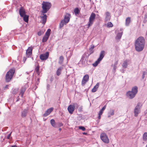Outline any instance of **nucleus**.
Here are the masks:
<instances>
[{
  "label": "nucleus",
  "instance_id": "obj_1",
  "mask_svg": "<svg viewBox=\"0 0 147 147\" xmlns=\"http://www.w3.org/2000/svg\"><path fill=\"white\" fill-rule=\"evenodd\" d=\"M145 42L143 37H139L135 41L134 45L136 51L138 52L142 51L144 48Z\"/></svg>",
  "mask_w": 147,
  "mask_h": 147
},
{
  "label": "nucleus",
  "instance_id": "obj_2",
  "mask_svg": "<svg viewBox=\"0 0 147 147\" xmlns=\"http://www.w3.org/2000/svg\"><path fill=\"white\" fill-rule=\"evenodd\" d=\"M15 71L14 68L10 69L7 73L5 76V80L7 82H9L12 79Z\"/></svg>",
  "mask_w": 147,
  "mask_h": 147
},
{
  "label": "nucleus",
  "instance_id": "obj_3",
  "mask_svg": "<svg viewBox=\"0 0 147 147\" xmlns=\"http://www.w3.org/2000/svg\"><path fill=\"white\" fill-rule=\"evenodd\" d=\"M42 12L43 13H45L49 11L51 7V4L49 2L43 1L42 4Z\"/></svg>",
  "mask_w": 147,
  "mask_h": 147
},
{
  "label": "nucleus",
  "instance_id": "obj_4",
  "mask_svg": "<svg viewBox=\"0 0 147 147\" xmlns=\"http://www.w3.org/2000/svg\"><path fill=\"white\" fill-rule=\"evenodd\" d=\"M95 14L94 13H92L89 17V21L87 25V28H88L92 25L95 19Z\"/></svg>",
  "mask_w": 147,
  "mask_h": 147
},
{
  "label": "nucleus",
  "instance_id": "obj_5",
  "mask_svg": "<svg viewBox=\"0 0 147 147\" xmlns=\"http://www.w3.org/2000/svg\"><path fill=\"white\" fill-rule=\"evenodd\" d=\"M105 52L104 51H101L99 57L97 59V60L93 64L94 66L96 67L98 65L100 62L104 57L105 55Z\"/></svg>",
  "mask_w": 147,
  "mask_h": 147
},
{
  "label": "nucleus",
  "instance_id": "obj_6",
  "mask_svg": "<svg viewBox=\"0 0 147 147\" xmlns=\"http://www.w3.org/2000/svg\"><path fill=\"white\" fill-rule=\"evenodd\" d=\"M142 106V105L140 102L138 103L136 106L135 107L134 113V116L136 117L138 116V114L140 112V108Z\"/></svg>",
  "mask_w": 147,
  "mask_h": 147
},
{
  "label": "nucleus",
  "instance_id": "obj_7",
  "mask_svg": "<svg viewBox=\"0 0 147 147\" xmlns=\"http://www.w3.org/2000/svg\"><path fill=\"white\" fill-rule=\"evenodd\" d=\"M100 138L101 140L104 143L107 144L109 142V140L107 134L102 133L100 134Z\"/></svg>",
  "mask_w": 147,
  "mask_h": 147
},
{
  "label": "nucleus",
  "instance_id": "obj_8",
  "mask_svg": "<svg viewBox=\"0 0 147 147\" xmlns=\"http://www.w3.org/2000/svg\"><path fill=\"white\" fill-rule=\"evenodd\" d=\"M51 31V30L50 29H48L47 30V31L45 33L44 36L43 37L42 40V42H45L47 41L50 35Z\"/></svg>",
  "mask_w": 147,
  "mask_h": 147
},
{
  "label": "nucleus",
  "instance_id": "obj_9",
  "mask_svg": "<svg viewBox=\"0 0 147 147\" xmlns=\"http://www.w3.org/2000/svg\"><path fill=\"white\" fill-rule=\"evenodd\" d=\"M87 63V61L86 60V58L84 55H83L80 61L79 62V64H81L82 66H85L86 65Z\"/></svg>",
  "mask_w": 147,
  "mask_h": 147
},
{
  "label": "nucleus",
  "instance_id": "obj_10",
  "mask_svg": "<svg viewBox=\"0 0 147 147\" xmlns=\"http://www.w3.org/2000/svg\"><path fill=\"white\" fill-rule=\"evenodd\" d=\"M49 56V53L46 52L45 53L40 55V58L42 60H45L47 59Z\"/></svg>",
  "mask_w": 147,
  "mask_h": 147
},
{
  "label": "nucleus",
  "instance_id": "obj_11",
  "mask_svg": "<svg viewBox=\"0 0 147 147\" xmlns=\"http://www.w3.org/2000/svg\"><path fill=\"white\" fill-rule=\"evenodd\" d=\"M32 47H29L26 50V54L28 57H31L32 54Z\"/></svg>",
  "mask_w": 147,
  "mask_h": 147
},
{
  "label": "nucleus",
  "instance_id": "obj_12",
  "mask_svg": "<svg viewBox=\"0 0 147 147\" xmlns=\"http://www.w3.org/2000/svg\"><path fill=\"white\" fill-rule=\"evenodd\" d=\"M127 96L129 99H131L134 98L136 94L133 93L130 91H128L126 94Z\"/></svg>",
  "mask_w": 147,
  "mask_h": 147
},
{
  "label": "nucleus",
  "instance_id": "obj_13",
  "mask_svg": "<svg viewBox=\"0 0 147 147\" xmlns=\"http://www.w3.org/2000/svg\"><path fill=\"white\" fill-rule=\"evenodd\" d=\"M89 77L88 74H86L83 77L82 84V85H84L89 80Z\"/></svg>",
  "mask_w": 147,
  "mask_h": 147
},
{
  "label": "nucleus",
  "instance_id": "obj_14",
  "mask_svg": "<svg viewBox=\"0 0 147 147\" xmlns=\"http://www.w3.org/2000/svg\"><path fill=\"white\" fill-rule=\"evenodd\" d=\"M105 21L108 22L109 21L111 18V16L110 13L108 11L106 12L105 13Z\"/></svg>",
  "mask_w": 147,
  "mask_h": 147
},
{
  "label": "nucleus",
  "instance_id": "obj_15",
  "mask_svg": "<svg viewBox=\"0 0 147 147\" xmlns=\"http://www.w3.org/2000/svg\"><path fill=\"white\" fill-rule=\"evenodd\" d=\"M67 110L69 113L72 114L74 111L75 109L73 105H70L68 107Z\"/></svg>",
  "mask_w": 147,
  "mask_h": 147
},
{
  "label": "nucleus",
  "instance_id": "obj_16",
  "mask_svg": "<svg viewBox=\"0 0 147 147\" xmlns=\"http://www.w3.org/2000/svg\"><path fill=\"white\" fill-rule=\"evenodd\" d=\"M53 108H50L48 109L45 112V113L43 114V116L45 117H46L49 115L51 112L53 110Z\"/></svg>",
  "mask_w": 147,
  "mask_h": 147
},
{
  "label": "nucleus",
  "instance_id": "obj_17",
  "mask_svg": "<svg viewBox=\"0 0 147 147\" xmlns=\"http://www.w3.org/2000/svg\"><path fill=\"white\" fill-rule=\"evenodd\" d=\"M19 12L20 15L22 17L26 15L24 9L22 7L20 9Z\"/></svg>",
  "mask_w": 147,
  "mask_h": 147
},
{
  "label": "nucleus",
  "instance_id": "obj_18",
  "mask_svg": "<svg viewBox=\"0 0 147 147\" xmlns=\"http://www.w3.org/2000/svg\"><path fill=\"white\" fill-rule=\"evenodd\" d=\"M70 14L69 13H67L65 15L64 19L63 20L66 22V23H68L69 22L70 20Z\"/></svg>",
  "mask_w": 147,
  "mask_h": 147
},
{
  "label": "nucleus",
  "instance_id": "obj_19",
  "mask_svg": "<svg viewBox=\"0 0 147 147\" xmlns=\"http://www.w3.org/2000/svg\"><path fill=\"white\" fill-rule=\"evenodd\" d=\"M28 112V110L27 109H24L21 112V116L22 117H25L27 115V113Z\"/></svg>",
  "mask_w": 147,
  "mask_h": 147
},
{
  "label": "nucleus",
  "instance_id": "obj_20",
  "mask_svg": "<svg viewBox=\"0 0 147 147\" xmlns=\"http://www.w3.org/2000/svg\"><path fill=\"white\" fill-rule=\"evenodd\" d=\"M43 16H41V18L42 20V23L45 24L46 22L47 16L46 14H44V13H43Z\"/></svg>",
  "mask_w": 147,
  "mask_h": 147
},
{
  "label": "nucleus",
  "instance_id": "obj_21",
  "mask_svg": "<svg viewBox=\"0 0 147 147\" xmlns=\"http://www.w3.org/2000/svg\"><path fill=\"white\" fill-rule=\"evenodd\" d=\"M26 89V88L25 86H24L20 90V95H21L22 97H23L24 94V93Z\"/></svg>",
  "mask_w": 147,
  "mask_h": 147
},
{
  "label": "nucleus",
  "instance_id": "obj_22",
  "mask_svg": "<svg viewBox=\"0 0 147 147\" xmlns=\"http://www.w3.org/2000/svg\"><path fill=\"white\" fill-rule=\"evenodd\" d=\"M131 92L136 94L138 92V88L137 86H135L132 88Z\"/></svg>",
  "mask_w": 147,
  "mask_h": 147
},
{
  "label": "nucleus",
  "instance_id": "obj_23",
  "mask_svg": "<svg viewBox=\"0 0 147 147\" xmlns=\"http://www.w3.org/2000/svg\"><path fill=\"white\" fill-rule=\"evenodd\" d=\"M131 22V18L128 17L125 20V25L126 26H128Z\"/></svg>",
  "mask_w": 147,
  "mask_h": 147
},
{
  "label": "nucleus",
  "instance_id": "obj_24",
  "mask_svg": "<svg viewBox=\"0 0 147 147\" xmlns=\"http://www.w3.org/2000/svg\"><path fill=\"white\" fill-rule=\"evenodd\" d=\"M99 84V83H97L96 85L93 88L92 90V92H96L98 88Z\"/></svg>",
  "mask_w": 147,
  "mask_h": 147
},
{
  "label": "nucleus",
  "instance_id": "obj_25",
  "mask_svg": "<svg viewBox=\"0 0 147 147\" xmlns=\"http://www.w3.org/2000/svg\"><path fill=\"white\" fill-rule=\"evenodd\" d=\"M39 69L40 67L38 65L35 68V70L36 72L37 73V74L38 75V76H41V75L40 72L39 71Z\"/></svg>",
  "mask_w": 147,
  "mask_h": 147
},
{
  "label": "nucleus",
  "instance_id": "obj_26",
  "mask_svg": "<svg viewBox=\"0 0 147 147\" xmlns=\"http://www.w3.org/2000/svg\"><path fill=\"white\" fill-rule=\"evenodd\" d=\"M94 46L93 45H92L90 46V48L89 50V55L92 53L94 52Z\"/></svg>",
  "mask_w": 147,
  "mask_h": 147
},
{
  "label": "nucleus",
  "instance_id": "obj_27",
  "mask_svg": "<svg viewBox=\"0 0 147 147\" xmlns=\"http://www.w3.org/2000/svg\"><path fill=\"white\" fill-rule=\"evenodd\" d=\"M67 23H66V22L64 20H62L59 24V28H61L63 26L64 24H66Z\"/></svg>",
  "mask_w": 147,
  "mask_h": 147
},
{
  "label": "nucleus",
  "instance_id": "obj_28",
  "mask_svg": "<svg viewBox=\"0 0 147 147\" xmlns=\"http://www.w3.org/2000/svg\"><path fill=\"white\" fill-rule=\"evenodd\" d=\"M114 111L113 109H111L108 112V117H110L111 116L113 115L114 114Z\"/></svg>",
  "mask_w": 147,
  "mask_h": 147
},
{
  "label": "nucleus",
  "instance_id": "obj_29",
  "mask_svg": "<svg viewBox=\"0 0 147 147\" xmlns=\"http://www.w3.org/2000/svg\"><path fill=\"white\" fill-rule=\"evenodd\" d=\"M74 12L75 15L76 16H77L80 12V10H79L78 8L76 7L74 9Z\"/></svg>",
  "mask_w": 147,
  "mask_h": 147
},
{
  "label": "nucleus",
  "instance_id": "obj_30",
  "mask_svg": "<svg viewBox=\"0 0 147 147\" xmlns=\"http://www.w3.org/2000/svg\"><path fill=\"white\" fill-rule=\"evenodd\" d=\"M22 17L23 18L24 21L25 22H28L29 18V16L28 15H26V14Z\"/></svg>",
  "mask_w": 147,
  "mask_h": 147
},
{
  "label": "nucleus",
  "instance_id": "obj_31",
  "mask_svg": "<svg viewBox=\"0 0 147 147\" xmlns=\"http://www.w3.org/2000/svg\"><path fill=\"white\" fill-rule=\"evenodd\" d=\"M62 68H63L62 67H60L57 69V73H56L57 75V76H59L60 75V74H61V71Z\"/></svg>",
  "mask_w": 147,
  "mask_h": 147
},
{
  "label": "nucleus",
  "instance_id": "obj_32",
  "mask_svg": "<svg viewBox=\"0 0 147 147\" xmlns=\"http://www.w3.org/2000/svg\"><path fill=\"white\" fill-rule=\"evenodd\" d=\"M122 33V32L118 33L117 35L116 39L118 40H120L121 38Z\"/></svg>",
  "mask_w": 147,
  "mask_h": 147
},
{
  "label": "nucleus",
  "instance_id": "obj_33",
  "mask_svg": "<svg viewBox=\"0 0 147 147\" xmlns=\"http://www.w3.org/2000/svg\"><path fill=\"white\" fill-rule=\"evenodd\" d=\"M50 123L51 125L54 127H56V124L55 120L52 119L50 120Z\"/></svg>",
  "mask_w": 147,
  "mask_h": 147
},
{
  "label": "nucleus",
  "instance_id": "obj_34",
  "mask_svg": "<svg viewBox=\"0 0 147 147\" xmlns=\"http://www.w3.org/2000/svg\"><path fill=\"white\" fill-rule=\"evenodd\" d=\"M143 139L144 141H146L147 140V132H145L143 136Z\"/></svg>",
  "mask_w": 147,
  "mask_h": 147
},
{
  "label": "nucleus",
  "instance_id": "obj_35",
  "mask_svg": "<svg viewBox=\"0 0 147 147\" xmlns=\"http://www.w3.org/2000/svg\"><path fill=\"white\" fill-rule=\"evenodd\" d=\"M127 65V61H125L123 62L122 64V67L124 68H126Z\"/></svg>",
  "mask_w": 147,
  "mask_h": 147
},
{
  "label": "nucleus",
  "instance_id": "obj_36",
  "mask_svg": "<svg viewBox=\"0 0 147 147\" xmlns=\"http://www.w3.org/2000/svg\"><path fill=\"white\" fill-rule=\"evenodd\" d=\"M18 90V89H12V93L14 94H16Z\"/></svg>",
  "mask_w": 147,
  "mask_h": 147
},
{
  "label": "nucleus",
  "instance_id": "obj_37",
  "mask_svg": "<svg viewBox=\"0 0 147 147\" xmlns=\"http://www.w3.org/2000/svg\"><path fill=\"white\" fill-rule=\"evenodd\" d=\"M113 26V25L111 22H109L107 23V26L108 28L112 27Z\"/></svg>",
  "mask_w": 147,
  "mask_h": 147
},
{
  "label": "nucleus",
  "instance_id": "obj_38",
  "mask_svg": "<svg viewBox=\"0 0 147 147\" xmlns=\"http://www.w3.org/2000/svg\"><path fill=\"white\" fill-rule=\"evenodd\" d=\"M111 66L113 67V71L114 72V73H115L117 67V66L112 65H111Z\"/></svg>",
  "mask_w": 147,
  "mask_h": 147
},
{
  "label": "nucleus",
  "instance_id": "obj_39",
  "mask_svg": "<svg viewBox=\"0 0 147 147\" xmlns=\"http://www.w3.org/2000/svg\"><path fill=\"white\" fill-rule=\"evenodd\" d=\"M73 105V106L74 107L75 109L76 107L77 108L79 107L77 103H74L73 105Z\"/></svg>",
  "mask_w": 147,
  "mask_h": 147
},
{
  "label": "nucleus",
  "instance_id": "obj_40",
  "mask_svg": "<svg viewBox=\"0 0 147 147\" xmlns=\"http://www.w3.org/2000/svg\"><path fill=\"white\" fill-rule=\"evenodd\" d=\"M79 129L82 130L83 131H84L86 129L83 126H79Z\"/></svg>",
  "mask_w": 147,
  "mask_h": 147
},
{
  "label": "nucleus",
  "instance_id": "obj_41",
  "mask_svg": "<svg viewBox=\"0 0 147 147\" xmlns=\"http://www.w3.org/2000/svg\"><path fill=\"white\" fill-rule=\"evenodd\" d=\"M63 60V57L62 56H61L59 57V62H62Z\"/></svg>",
  "mask_w": 147,
  "mask_h": 147
},
{
  "label": "nucleus",
  "instance_id": "obj_42",
  "mask_svg": "<svg viewBox=\"0 0 147 147\" xmlns=\"http://www.w3.org/2000/svg\"><path fill=\"white\" fill-rule=\"evenodd\" d=\"M43 34V32H42L41 31H40L38 32V33L37 34L39 36H40Z\"/></svg>",
  "mask_w": 147,
  "mask_h": 147
},
{
  "label": "nucleus",
  "instance_id": "obj_43",
  "mask_svg": "<svg viewBox=\"0 0 147 147\" xmlns=\"http://www.w3.org/2000/svg\"><path fill=\"white\" fill-rule=\"evenodd\" d=\"M106 107V105H105L100 110L101 111H103L105 109Z\"/></svg>",
  "mask_w": 147,
  "mask_h": 147
},
{
  "label": "nucleus",
  "instance_id": "obj_44",
  "mask_svg": "<svg viewBox=\"0 0 147 147\" xmlns=\"http://www.w3.org/2000/svg\"><path fill=\"white\" fill-rule=\"evenodd\" d=\"M12 133V132H11L9 135H8L7 137V138L8 139H10V136L11 135V134Z\"/></svg>",
  "mask_w": 147,
  "mask_h": 147
},
{
  "label": "nucleus",
  "instance_id": "obj_45",
  "mask_svg": "<svg viewBox=\"0 0 147 147\" xmlns=\"http://www.w3.org/2000/svg\"><path fill=\"white\" fill-rule=\"evenodd\" d=\"M118 63V61H115L114 64H113V65H114L115 66H117V65Z\"/></svg>",
  "mask_w": 147,
  "mask_h": 147
},
{
  "label": "nucleus",
  "instance_id": "obj_46",
  "mask_svg": "<svg viewBox=\"0 0 147 147\" xmlns=\"http://www.w3.org/2000/svg\"><path fill=\"white\" fill-rule=\"evenodd\" d=\"M103 112L100 110L99 111L98 115H102V114Z\"/></svg>",
  "mask_w": 147,
  "mask_h": 147
},
{
  "label": "nucleus",
  "instance_id": "obj_47",
  "mask_svg": "<svg viewBox=\"0 0 147 147\" xmlns=\"http://www.w3.org/2000/svg\"><path fill=\"white\" fill-rule=\"evenodd\" d=\"M145 72H144L143 74V76H142V78H144V75H145Z\"/></svg>",
  "mask_w": 147,
  "mask_h": 147
},
{
  "label": "nucleus",
  "instance_id": "obj_48",
  "mask_svg": "<svg viewBox=\"0 0 147 147\" xmlns=\"http://www.w3.org/2000/svg\"><path fill=\"white\" fill-rule=\"evenodd\" d=\"M101 115H98V119H100V118H101Z\"/></svg>",
  "mask_w": 147,
  "mask_h": 147
},
{
  "label": "nucleus",
  "instance_id": "obj_49",
  "mask_svg": "<svg viewBox=\"0 0 147 147\" xmlns=\"http://www.w3.org/2000/svg\"><path fill=\"white\" fill-rule=\"evenodd\" d=\"M26 58L25 57H24V59H23V60L24 61V62H25V61H26Z\"/></svg>",
  "mask_w": 147,
  "mask_h": 147
},
{
  "label": "nucleus",
  "instance_id": "obj_50",
  "mask_svg": "<svg viewBox=\"0 0 147 147\" xmlns=\"http://www.w3.org/2000/svg\"><path fill=\"white\" fill-rule=\"evenodd\" d=\"M83 134L84 135H86L87 134V133L86 132H84L83 133Z\"/></svg>",
  "mask_w": 147,
  "mask_h": 147
},
{
  "label": "nucleus",
  "instance_id": "obj_51",
  "mask_svg": "<svg viewBox=\"0 0 147 147\" xmlns=\"http://www.w3.org/2000/svg\"><path fill=\"white\" fill-rule=\"evenodd\" d=\"M80 110H79V109H78V110H79V111H82V107H80Z\"/></svg>",
  "mask_w": 147,
  "mask_h": 147
},
{
  "label": "nucleus",
  "instance_id": "obj_52",
  "mask_svg": "<svg viewBox=\"0 0 147 147\" xmlns=\"http://www.w3.org/2000/svg\"><path fill=\"white\" fill-rule=\"evenodd\" d=\"M11 147H17L16 145L12 146Z\"/></svg>",
  "mask_w": 147,
  "mask_h": 147
},
{
  "label": "nucleus",
  "instance_id": "obj_53",
  "mask_svg": "<svg viewBox=\"0 0 147 147\" xmlns=\"http://www.w3.org/2000/svg\"><path fill=\"white\" fill-rule=\"evenodd\" d=\"M47 88H49V84H48V85H47Z\"/></svg>",
  "mask_w": 147,
  "mask_h": 147
},
{
  "label": "nucleus",
  "instance_id": "obj_54",
  "mask_svg": "<svg viewBox=\"0 0 147 147\" xmlns=\"http://www.w3.org/2000/svg\"><path fill=\"white\" fill-rule=\"evenodd\" d=\"M147 18V16L145 15V18Z\"/></svg>",
  "mask_w": 147,
  "mask_h": 147
},
{
  "label": "nucleus",
  "instance_id": "obj_55",
  "mask_svg": "<svg viewBox=\"0 0 147 147\" xmlns=\"http://www.w3.org/2000/svg\"><path fill=\"white\" fill-rule=\"evenodd\" d=\"M26 73H27V74H29V72H26Z\"/></svg>",
  "mask_w": 147,
  "mask_h": 147
},
{
  "label": "nucleus",
  "instance_id": "obj_56",
  "mask_svg": "<svg viewBox=\"0 0 147 147\" xmlns=\"http://www.w3.org/2000/svg\"><path fill=\"white\" fill-rule=\"evenodd\" d=\"M59 131H61V128H59Z\"/></svg>",
  "mask_w": 147,
  "mask_h": 147
},
{
  "label": "nucleus",
  "instance_id": "obj_57",
  "mask_svg": "<svg viewBox=\"0 0 147 147\" xmlns=\"http://www.w3.org/2000/svg\"><path fill=\"white\" fill-rule=\"evenodd\" d=\"M37 80H38V81H39V78H38V79H37Z\"/></svg>",
  "mask_w": 147,
  "mask_h": 147
},
{
  "label": "nucleus",
  "instance_id": "obj_58",
  "mask_svg": "<svg viewBox=\"0 0 147 147\" xmlns=\"http://www.w3.org/2000/svg\"><path fill=\"white\" fill-rule=\"evenodd\" d=\"M32 59L33 60V57H32Z\"/></svg>",
  "mask_w": 147,
  "mask_h": 147
},
{
  "label": "nucleus",
  "instance_id": "obj_59",
  "mask_svg": "<svg viewBox=\"0 0 147 147\" xmlns=\"http://www.w3.org/2000/svg\"><path fill=\"white\" fill-rule=\"evenodd\" d=\"M146 147H147V144H146Z\"/></svg>",
  "mask_w": 147,
  "mask_h": 147
}]
</instances>
